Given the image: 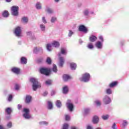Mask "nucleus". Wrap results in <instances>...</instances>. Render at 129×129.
<instances>
[{"instance_id": "nucleus-43", "label": "nucleus", "mask_w": 129, "mask_h": 129, "mask_svg": "<svg viewBox=\"0 0 129 129\" xmlns=\"http://www.w3.org/2000/svg\"><path fill=\"white\" fill-rule=\"evenodd\" d=\"M106 93L107 94H111V93H112V92L111 91V89H107L106 90Z\"/></svg>"}, {"instance_id": "nucleus-47", "label": "nucleus", "mask_w": 129, "mask_h": 129, "mask_svg": "<svg viewBox=\"0 0 129 129\" xmlns=\"http://www.w3.org/2000/svg\"><path fill=\"white\" fill-rule=\"evenodd\" d=\"M42 21L43 24H47V20H46L45 17H42Z\"/></svg>"}, {"instance_id": "nucleus-44", "label": "nucleus", "mask_w": 129, "mask_h": 129, "mask_svg": "<svg viewBox=\"0 0 129 129\" xmlns=\"http://www.w3.org/2000/svg\"><path fill=\"white\" fill-rule=\"evenodd\" d=\"M122 125L123 126H126L127 125V121L125 120H123V123H122Z\"/></svg>"}, {"instance_id": "nucleus-23", "label": "nucleus", "mask_w": 129, "mask_h": 129, "mask_svg": "<svg viewBox=\"0 0 129 129\" xmlns=\"http://www.w3.org/2000/svg\"><path fill=\"white\" fill-rule=\"evenodd\" d=\"M40 30H41V31H42V32H45V31H46V26H45V25L40 24Z\"/></svg>"}, {"instance_id": "nucleus-1", "label": "nucleus", "mask_w": 129, "mask_h": 129, "mask_svg": "<svg viewBox=\"0 0 129 129\" xmlns=\"http://www.w3.org/2000/svg\"><path fill=\"white\" fill-rule=\"evenodd\" d=\"M61 54L62 55H67V49L65 47H62L61 48L60 52L58 53V57L59 58V67H63V65H64V58L61 57Z\"/></svg>"}, {"instance_id": "nucleus-31", "label": "nucleus", "mask_w": 129, "mask_h": 129, "mask_svg": "<svg viewBox=\"0 0 129 129\" xmlns=\"http://www.w3.org/2000/svg\"><path fill=\"white\" fill-rule=\"evenodd\" d=\"M6 112H7V114H11L12 113V108L8 107L6 109Z\"/></svg>"}, {"instance_id": "nucleus-15", "label": "nucleus", "mask_w": 129, "mask_h": 129, "mask_svg": "<svg viewBox=\"0 0 129 129\" xmlns=\"http://www.w3.org/2000/svg\"><path fill=\"white\" fill-rule=\"evenodd\" d=\"M99 120V118L97 116H94L93 117V123H98V121Z\"/></svg>"}, {"instance_id": "nucleus-61", "label": "nucleus", "mask_w": 129, "mask_h": 129, "mask_svg": "<svg viewBox=\"0 0 129 129\" xmlns=\"http://www.w3.org/2000/svg\"><path fill=\"white\" fill-rule=\"evenodd\" d=\"M55 3H59L60 2V0H54Z\"/></svg>"}, {"instance_id": "nucleus-22", "label": "nucleus", "mask_w": 129, "mask_h": 129, "mask_svg": "<svg viewBox=\"0 0 129 129\" xmlns=\"http://www.w3.org/2000/svg\"><path fill=\"white\" fill-rule=\"evenodd\" d=\"M51 70L54 73H57V72L58 71V70L57 69V66H56V64H53V68L51 69Z\"/></svg>"}, {"instance_id": "nucleus-5", "label": "nucleus", "mask_w": 129, "mask_h": 129, "mask_svg": "<svg viewBox=\"0 0 129 129\" xmlns=\"http://www.w3.org/2000/svg\"><path fill=\"white\" fill-rule=\"evenodd\" d=\"M67 107L68 108L69 110L71 112L73 111V108H74V105L72 103L71 100H68L66 103Z\"/></svg>"}, {"instance_id": "nucleus-35", "label": "nucleus", "mask_w": 129, "mask_h": 129, "mask_svg": "<svg viewBox=\"0 0 129 129\" xmlns=\"http://www.w3.org/2000/svg\"><path fill=\"white\" fill-rule=\"evenodd\" d=\"M116 84H117V82H113L112 83L110 84L109 87H110L111 88L112 87H114V86H115V85H116Z\"/></svg>"}, {"instance_id": "nucleus-46", "label": "nucleus", "mask_w": 129, "mask_h": 129, "mask_svg": "<svg viewBox=\"0 0 129 129\" xmlns=\"http://www.w3.org/2000/svg\"><path fill=\"white\" fill-rule=\"evenodd\" d=\"M51 83L52 82L50 80H48L45 82V84H46V85H51Z\"/></svg>"}, {"instance_id": "nucleus-28", "label": "nucleus", "mask_w": 129, "mask_h": 129, "mask_svg": "<svg viewBox=\"0 0 129 129\" xmlns=\"http://www.w3.org/2000/svg\"><path fill=\"white\" fill-rule=\"evenodd\" d=\"M46 12H48V14H53V11L52 9L49 8V7H46V9H45Z\"/></svg>"}, {"instance_id": "nucleus-60", "label": "nucleus", "mask_w": 129, "mask_h": 129, "mask_svg": "<svg viewBox=\"0 0 129 129\" xmlns=\"http://www.w3.org/2000/svg\"><path fill=\"white\" fill-rule=\"evenodd\" d=\"M83 42V41H82V40L80 39V40H79V43H80V44H82Z\"/></svg>"}, {"instance_id": "nucleus-48", "label": "nucleus", "mask_w": 129, "mask_h": 129, "mask_svg": "<svg viewBox=\"0 0 129 129\" xmlns=\"http://www.w3.org/2000/svg\"><path fill=\"white\" fill-rule=\"evenodd\" d=\"M13 125V124L11 122H9L8 124H7V126L9 128H11V127H12Z\"/></svg>"}, {"instance_id": "nucleus-10", "label": "nucleus", "mask_w": 129, "mask_h": 129, "mask_svg": "<svg viewBox=\"0 0 129 129\" xmlns=\"http://www.w3.org/2000/svg\"><path fill=\"white\" fill-rule=\"evenodd\" d=\"M103 101L105 104H109V103L111 102V100L108 96H105L103 99Z\"/></svg>"}, {"instance_id": "nucleus-29", "label": "nucleus", "mask_w": 129, "mask_h": 129, "mask_svg": "<svg viewBox=\"0 0 129 129\" xmlns=\"http://www.w3.org/2000/svg\"><path fill=\"white\" fill-rule=\"evenodd\" d=\"M102 119H103L104 120H107V119H108V118H109V115L107 114V115H103L101 116Z\"/></svg>"}, {"instance_id": "nucleus-19", "label": "nucleus", "mask_w": 129, "mask_h": 129, "mask_svg": "<svg viewBox=\"0 0 129 129\" xmlns=\"http://www.w3.org/2000/svg\"><path fill=\"white\" fill-rule=\"evenodd\" d=\"M31 99H32V97H31V96H26L25 102L26 103H30V102H31Z\"/></svg>"}, {"instance_id": "nucleus-16", "label": "nucleus", "mask_w": 129, "mask_h": 129, "mask_svg": "<svg viewBox=\"0 0 129 129\" xmlns=\"http://www.w3.org/2000/svg\"><path fill=\"white\" fill-rule=\"evenodd\" d=\"M62 78L64 81H68L69 79H71V77L68 75L64 74L63 75Z\"/></svg>"}, {"instance_id": "nucleus-21", "label": "nucleus", "mask_w": 129, "mask_h": 129, "mask_svg": "<svg viewBox=\"0 0 129 129\" xmlns=\"http://www.w3.org/2000/svg\"><path fill=\"white\" fill-rule=\"evenodd\" d=\"M76 67H77V65L74 62L71 63V69L72 70H75V69H76Z\"/></svg>"}, {"instance_id": "nucleus-63", "label": "nucleus", "mask_w": 129, "mask_h": 129, "mask_svg": "<svg viewBox=\"0 0 129 129\" xmlns=\"http://www.w3.org/2000/svg\"><path fill=\"white\" fill-rule=\"evenodd\" d=\"M12 0H6L7 3H10Z\"/></svg>"}, {"instance_id": "nucleus-55", "label": "nucleus", "mask_w": 129, "mask_h": 129, "mask_svg": "<svg viewBox=\"0 0 129 129\" xmlns=\"http://www.w3.org/2000/svg\"><path fill=\"white\" fill-rule=\"evenodd\" d=\"M48 95V92L45 91L43 93V96H46Z\"/></svg>"}, {"instance_id": "nucleus-25", "label": "nucleus", "mask_w": 129, "mask_h": 129, "mask_svg": "<svg viewBox=\"0 0 129 129\" xmlns=\"http://www.w3.org/2000/svg\"><path fill=\"white\" fill-rule=\"evenodd\" d=\"M62 92L64 94H66V93H68V86H65L63 88V90H62Z\"/></svg>"}, {"instance_id": "nucleus-39", "label": "nucleus", "mask_w": 129, "mask_h": 129, "mask_svg": "<svg viewBox=\"0 0 129 129\" xmlns=\"http://www.w3.org/2000/svg\"><path fill=\"white\" fill-rule=\"evenodd\" d=\"M90 108H86L84 110V113L85 114H88V113H89V112H90Z\"/></svg>"}, {"instance_id": "nucleus-17", "label": "nucleus", "mask_w": 129, "mask_h": 129, "mask_svg": "<svg viewBox=\"0 0 129 129\" xmlns=\"http://www.w3.org/2000/svg\"><path fill=\"white\" fill-rule=\"evenodd\" d=\"M42 51H43V48H42V47H35L34 50H33V52L34 53H37V52H42Z\"/></svg>"}, {"instance_id": "nucleus-52", "label": "nucleus", "mask_w": 129, "mask_h": 129, "mask_svg": "<svg viewBox=\"0 0 129 129\" xmlns=\"http://www.w3.org/2000/svg\"><path fill=\"white\" fill-rule=\"evenodd\" d=\"M99 40H101V42H102V43H103V41H104V40H103V37H102V36H100L99 37Z\"/></svg>"}, {"instance_id": "nucleus-36", "label": "nucleus", "mask_w": 129, "mask_h": 129, "mask_svg": "<svg viewBox=\"0 0 129 129\" xmlns=\"http://www.w3.org/2000/svg\"><path fill=\"white\" fill-rule=\"evenodd\" d=\"M95 103L97 106H100V105H101V102L99 100H96L95 101Z\"/></svg>"}, {"instance_id": "nucleus-58", "label": "nucleus", "mask_w": 129, "mask_h": 129, "mask_svg": "<svg viewBox=\"0 0 129 129\" xmlns=\"http://www.w3.org/2000/svg\"><path fill=\"white\" fill-rule=\"evenodd\" d=\"M0 129H6L3 125H0Z\"/></svg>"}, {"instance_id": "nucleus-12", "label": "nucleus", "mask_w": 129, "mask_h": 129, "mask_svg": "<svg viewBox=\"0 0 129 129\" xmlns=\"http://www.w3.org/2000/svg\"><path fill=\"white\" fill-rule=\"evenodd\" d=\"M12 71L15 74H20V69L17 68H13L12 69Z\"/></svg>"}, {"instance_id": "nucleus-50", "label": "nucleus", "mask_w": 129, "mask_h": 129, "mask_svg": "<svg viewBox=\"0 0 129 129\" xmlns=\"http://www.w3.org/2000/svg\"><path fill=\"white\" fill-rule=\"evenodd\" d=\"M73 34H74L73 31H72V30H69V37H71Z\"/></svg>"}, {"instance_id": "nucleus-2", "label": "nucleus", "mask_w": 129, "mask_h": 129, "mask_svg": "<svg viewBox=\"0 0 129 129\" xmlns=\"http://www.w3.org/2000/svg\"><path fill=\"white\" fill-rule=\"evenodd\" d=\"M30 82L32 83V87L34 91H36L38 88H41V83L38 82V79L32 78L30 79Z\"/></svg>"}, {"instance_id": "nucleus-62", "label": "nucleus", "mask_w": 129, "mask_h": 129, "mask_svg": "<svg viewBox=\"0 0 129 129\" xmlns=\"http://www.w3.org/2000/svg\"><path fill=\"white\" fill-rule=\"evenodd\" d=\"M90 14H91V15H93V14H94V12H93V11H91L90 12Z\"/></svg>"}, {"instance_id": "nucleus-13", "label": "nucleus", "mask_w": 129, "mask_h": 129, "mask_svg": "<svg viewBox=\"0 0 129 129\" xmlns=\"http://www.w3.org/2000/svg\"><path fill=\"white\" fill-rule=\"evenodd\" d=\"M96 40H97V37H96V36L94 35H91L89 37L90 42H95Z\"/></svg>"}, {"instance_id": "nucleus-4", "label": "nucleus", "mask_w": 129, "mask_h": 129, "mask_svg": "<svg viewBox=\"0 0 129 129\" xmlns=\"http://www.w3.org/2000/svg\"><path fill=\"white\" fill-rule=\"evenodd\" d=\"M90 79V74L88 73H85L83 75L81 79V81L83 82H88Z\"/></svg>"}, {"instance_id": "nucleus-8", "label": "nucleus", "mask_w": 129, "mask_h": 129, "mask_svg": "<svg viewBox=\"0 0 129 129\" xmlns=\"http://www.w3.org/2000/svg\"><path fill=\"white\" fill-rule=\"evenodd\" d=\"M14 33L16 37H21L22 34V28L20 26H18L15 28Z\"/></svg>"}, {"instance_id": "nucleus-64", "label": "nucleus", "mask_w": 129, "mask_h": 129, "mask_svg": "<svg viewBox=\"0 0 129 129\" xmlns=\"http://www.w3.org/2000/svg\"><path fill=\"white\" fill-rule=\"evenodd\" d=\"M72 129H76L75 127H72Z\"/></svg>"}, {"instance_id": "nucleus-27", "label": "nucleus", "mask_w": 129, "mask_h": 129, "mask_svg": "<svg viewBox=\"0 0 129 129\" xmlns=\"http://www.w3.org/2000/svg\"><path fill=\"white\" fill-rule=\"evenodd\" d=\"M47 103H48V105H47L48 109H52V108H53V104L52 103V102H51V101H48Z\"/></svg>"}, {"instance_id": "nucleus-32", "label": "nucleus", "mask_w": 129, "mask_h": 129, "mask_svg": "<svg viewBox=\"0 0 129 129\" xmlns=\"http://www.w3.org/2000/svg\"><path fill=\"white\" fill-rule=\"evenodd\" d=\"M87 48H88V49H90L91 50L93 49V44H92L91 42L88 43L87 45Z\"/></svg>"}, {"instance_id": "nucleus-37", "label": "nucleus", "mask_w": 129, "mask_h": 129, "mask_svg": "<svg viewBox=\"0 0 129 129\" xmlns=\"http://www.w3.org/2000/svg\"><path fill=\"white\" fill-rule=\"evenodd\" d=\"M22 21L23 23H28V18L26 17H24L22 18Z\"/></svg>"}, {"instance_id": "nucleus-34", "label": "nucleus", "mask_w": 129, "mask_h": 129, "mask_svg": "<svg viewBox=\"0 0 129 129\" xmlns=\"http://www.w3.org/2000/svg\"><path fill=\"white\" fill-rule=\"evenodd\" d=\"M49 123L46 121H42L41 122H39V124H41V125H48Z\"/></svg>"}, {"instance_id": "nucleus-45", "label": "nucleus", "mask_w": 129, "mask_h": 129, "mask_svg": "<svg viewBox=\"0 0 129 129\" xmlns=\"http://www.w3.org/2000/svg\"><path fill=\"white\" fill-rule=\"evenodd\" d=\"M111 128H112V129H117V126H116V124L115 123H114L112 125Z\"/></svg>"}, {"instance_id": "nucleus-14", "label": "nucleus", "mask_w": 129, "mask_h": 129, "mask_svg": "<svg viewBox=\"0 0 129 129\" xmlns=\"http://www.w3.org/2000/svg\"><path fill=\"white\" fill-rule=\"evenodd\" d=\"M51 45L55 48H59V46H60V43H59L58 41H53L51 43Z\"/></svg>"}, {"instance_id": "nucleus-42", "label": "nucleus", "mask_w": 129, "mask_h": 129, "mask_svg": "<svg viewBox=\"0 0 129 129\" xmlns=\"http://www.w3.org/2000/svg\"><path fill=\"white\" fill-rule=\"evenodd\" d=\"M12 100H13V95H9L8 98V101L9 102H11V101H12Z\"/></svg>"}, {"instance_id": "nucleus-41", "label": "nucleus", "mask_w": 129, "mask_h": 129, "mask_svg": "<svg viewBox=\"0 0 129 129\" xmlns=\"http://www.w3.org/2000/svg\"><path fill=\"white\" fill-rule=\"evenodd\" d=\"M57 21V18L55 17H52L51 19V23H55V22Z\"/></svg>"}, {"instance_id": "nucleus-38", "label": "nucleus", "mask_w": 129, "mask_h": 129, "mask_svg": "<svg viewBox=\"0 0 129 129\" xmlns=\"http://www.w3.org/2000/svg\"><path fill=\"white\" fill-rule=\"evenodd\" d=\"M90 11L89 9H86L84 11V15L85 16H88V14H89Z\"/></svg>"}, {"instance_id": "nucleus-56", "label": "nucleus", "mask_w": 129, "mask_h": 129, "mask_svg": "<svg viewBox=\"0 0 129 129\" xmlns=\"http://www.w3.org/2000/svg\"><path fill=\"white\" fill-rule=\"evenodd\" d=\"M56 94V92L55 91H52L51 92V95H55Z\"/></svg>"}, {"instance_id": "nucleus-11", "label": "nucleus", "mask_w": 129, "mask_h": 129, "mask_svg": "<svg viewBox=\"0 0 129 129\" xmlns=\"http://www.w3.org/2000/svg\"><path fill=\"white\" fill-rule=\"evenodd\" d=\"M102 43L101 42L99 41H98L97 42L95 43V46L97 49H102Z\"/></svg>"}, {"instance_id": "nucleus-51", "label": "nucleus", "mask_w": 129, "mask_h": 129, "mask_svg": "<svg viewBox=\"0 0 129 129\" xmlns=\"http://www.w3.org/2000/svg\"><path fill=\"white\" fill-rule=\"evenodd\" d=\"M20 89V86L18 84H16L15 85V90H19Z\"/></svg>"}, {"instance_id": "nucleus-20", "label": "nucleus", "mask_w": 129, "mask_h": 129, "mask_svg": "<svg viewBox=\"0 0 129 129\" xmlns=\"http://www.w3.org/2000/svg\"><path fill=\"white\" fill-rule=\"evenodd\" d=\"M21 64H27V62H28L27 60V58L25 57H21Z\"/></svg>"}, {"instance_id": "nucleus-49", "label": "nucleus", "mask_w": 129, "mask_h": 129, "mask_svg": "<svg viewBox=\"0 0 129 129\" xmlns=\"http://www.w3.org/2000/svg\"><path fill=\"white\" fill-rule=\"evenodd\" d=\"M65 118H66V120H70V115H66Z\"/></svg>"}, {"instance_id": "nucleus-18", "label": "nucleus", "mask_w": 129, "mask_h": 129, "mask_svg": "<svg viewBox=\"0 0 129 129\" xmlns=\"http://www.w3.org/2000/svg\"><path fill=\"white\" fill-rule=\"evenodd\" d=\"M35 7L37 10H41L42 9V4L40 2H37Z\"/></svg>"}, {"instance_id": "nucleus-53", "label": "nucleus", "mask_w": 129, "mask_h": 129, "mask_svg": "<svg viewBox=\"0 0 129 129\" xmlns=\"http://www.w3.org/2000/svg\"><path fill=\"white\" fill-rule=\"evenodd\" d=\"M27 36H32V32L31 31H28L26 32Z\"/></svg>"}, {"instance_id": "nucleus-33", "label": "nucleus", "mask_w": 129, "mask_h": 129, "mask_svg": "<svg viewBox=\"0 0 129 129\" xmlns=\"http://www.w3.org/2000/svg\"><path fill=\"white\" fill-rule=\"evenodd\" d=\"M46 62L47 64H48V65H51L52 63V60L51 59V58L47 57L46 59Z\"/></svg>"}, {"instance_id": "nucleus-6", "label": "nucleus", "mask_w": 129, "mask_h": 129, "mask_svg": "<svg viewBox=\"0 0 129 129\" xmlns=\"http://www.w3.org/2000/svg\"><path fill=\"white\" fill-rule=\"evenodd\" d=\"M18 11H19V7L17 6H14L12 7L11 9V12L13 16H18V14H19Z\"/></svg>"}, {"instance_id": "nucleus-30", "label": "nucleus", "mask_w": 129, "mask_h": 129, "mask_svg": "<svg viewBox=\"0 0 129 129\" xmlns=\"http://www.w3.org/2000/svg\"><path fill=\"white\" fill-rule=\"evenodd\" d=\"M56 105L57 107H58V108H60V107L62 106V104L61 103V101H60V100L56 101Z\"/></svg>"}, {"instance_id": "nucleus-7", "label": "nucleus", "mask_w": 129, "mask_h": 129, "mask_svg": "<svg viewBox=\"0 0 129 129\" xmlns=\"http://www.w3.org/2000/svg\"><path fill=\"white\" fill-rule=\"evenodd\" d=\"M23 111L24 113L23 114V116L26 119H29V118H31V115H30V110L27 108H24L23 109Z\"/></svg>"}, {"instance_id": "nucleus-40", "label": "nucleus", "mask_w": 129, "mask_h": 129, "mask_svg": "<svg viewBox=\"0 0 129 129\" xmlns=\"http://www.w3.org/2000/svg\"><path fill=\"white\" fill-rule=\"evenodd\" d=\"M68 127H69V125L67 123L63 124L62 129H68Z\"/></svg>"}, {"instance_id": "nucleus-54", "label": "nucleus", "mask_w": 129, "mask_h": 129, "mask_svg": "<svg viewBox=\"0 0 129 129\" xmlns=\"http://www.w3.org/2000/svg\"><path fill=\"white\" fill-rule=\"evenodd\" d=\"M87 129H93V126L91 125H88L87 127Z\"/></svg>"}, {"instance_id": "nucleus-3", "label": "nucleus", "mask_w": 129, "mask_h": 129, "mask_svg": "<svg viewBox=\"0 0 129 129\" xmlns=\"http://www.w3.org/2000/svg\"><path fill=\"white\" fill-rule=\"evenodd\" d=\"M40 72L41 74H44V75L49 76L51 73V71L47 68H42L40 69Z\"/></svg>"}, {"instance_id": "nucleus-9", "label": "nucleus", "mask_w": 129, "mask_h": 129, "mask_svg": "<svg viewBox=\"0 0 129 129\" xmlns=\"http://www.w3.org/2000/svg\"><path fill=\"white\" fill-rule=\"evenodd\" d=\"M79 31H80V32H83L85 34L88 33V29L84 25H80L79 27Z\"/></svg>"}, {"instance_id": "nucleus-24", "label": "nucleus", "mask_w": 129, "mask_h": 129, "mask_svg": "<svg viewBox=\"0 0 129 129\" xmlns=\"http://www.w3.org/2000/svg\"><path fill=\"white\" fill-rule=\"evenodd\" d=\"M46 49L47 51H49V52H51V51H52V44H47L46 45Z\"/></svg>"}, {"instance_id": "nucleus-57", "label": "nucleus", "mask_w": 129, "mask_h": 129, "mask_svg": "<svg viewBox=\"0 0 129 129\" xmlns=\"http://www.w3.org/2000/svg\"><path fill=\"white\" fill-rule=\"evenodd\" d=\"M22 108V105H21V104H18V109H21Z\"/></svg>"}, {"instance_id": "nucleus-26", "label": "nucleus", "mask_w": 129, "mask_h": 129, "mask_svg": "<svg viewBox=\"0 0 129 129\" xmlns=\"http://www.w3.org/2000/svg\"><path fill=\"white\" fill-rule=\"evenodd\" d=\"M3 17L4 18H8L9 17V12L7 11H5L2 14Z\"/></svg>"}, {"instance_id": "nucleus-59", "label": "nucleus", "mask_w": 129, "mask_h": 129, "mask_svg": "<svg viewBox=\"0 0 129 129\" xmlns=\"http://www.w3.org/2000/svg\"><path fill=\"white\" fill-rule=\"evenodd\" d=\"M31 39L32 40H35L36 37H35L34 36H31Z\"/></svg>"}]
</instances>
